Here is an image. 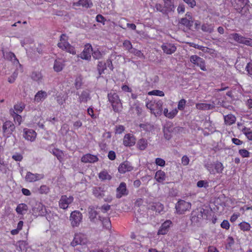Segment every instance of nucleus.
<instances>
[{"mask_svg": "<svg viewBox=\"0 0 252 252\" xmlns=\"http://www.w3.org/2000/svg\"><path fill=\"white\" fill-rule=\"evenodd\" d=\"M239 153L243 158H248L250 157V153L246 149L240 150Z\"/></svg>", "mask_w": 252, "mask_h": 252, "instance_id": "nucleus-52", "label": "nucleus"}, {"mask_svg": "<svg viewBox=\"0 0 252 252\" xmlns=\"http://www.w3.org/2000/svg\"><path fill=\"white\" fill-rule=\"evenodd\" d=\"M88 213L90 220L92 222H95L96 216L98 215L97 212L95 210V208L94 206H90L88 208Z\"/></svg>", "mask_w": 252, "mask_h": 252, "instance_id": "nucleus-24", "label": "nucleus"}, {"mask_svg": "<svg viewBox=\"0 0 252 252\" xmlns=\"http://www.w3.org/2000/svg\"><path fill=\"white\" fill-rule=\"evenodd\" d=\"M93 52L92 46L90 44H87L85 46L83 51L80 55V57L86 60H89L91 57V54Z\"/></svg>", "mask_w": 252, "mask_h": 252, "instance_id": "nucleus-13", "label": "nucleus"}, {"mask_svg": "<svg viewBox=\"0 0 252 252\" xmlns=\"http://www.w3.org/2000/svg\"><path fill=\"white\" fill-rule=\"evenodd\" d=\"M220 226L222 228L227 230L229 228L230 224L228 220H224L221 222Z\"/></svg>", "mask_w": 252, "mask_h": 252, "instance_id": "nucleus-63", "label": "nucleus"}, {"mask_svg": "<svg viewBox=\"0 0 252 252\" xmlns=\"http://www.w3.org/2000/svg\"><path fill=\"white\" fill-rule=\"evenodd\" d=\"M164 2V7L167 11H172L175 8L173 0H163Z\"/></svg>", "mask_w": 252, "mask_h": 252, "instance_id": "nucleus-36", "label": "nucleus"}, {"mask_svg": "<svg viewBox=\"0 0 252 252\" xmlns=\"http://www.w3.org/2000/svg\"><path fill=\"white\" fill-rule=\"evenodd\" d=\"M176 128L173 126L172 123H167L164 126L163 128L164 136L167 140H169L172 137L171 133L173 132L174 130Z\"/></svg>", "mask_w": 252, "mask_h": 252, "instance_id": "nucleus-12", "label": "nucleus"}, {"mask_svg": "<svg viewBox=\"0 0 252 252\" xmlns=\"http://www.w3.org/2000/svg\"><path fill=\"white\" fill-rule=\"evenodd\" d=\"M47 213L45 207L40 202H35L32 208V213L34 216H42L46 215Z\"/></svg>", "mask_w": 252, "mask_h": 252, "instance_id": "nucleus-5", "label": "nucleus"}, {"mask_svg": "<svg viewBox=\"0 0 252 252\" xmlns=\"http://www.w3.org/2000/svg\"><path fill=\"white\" fill-rule=\"evenodd\" d=\"M83 77L81 75H78L76 76L74 84L75 88L77 90H79L81 88V87L83 84Z\"/></svg>", "mask_w": 252, "mask_h": 252, "instance_id": "nucleus-33", "label": "nucleus"}, {"mask_svg": "<svg viewBox=\"0 0 252 252\" xmlns=\"http://www.w3.org/2000/svg\"><path fill=\"white\" fill-rule=\"evenodd\" d=\"M25 104L23 103L16 104L14 106V109L17 113H21L25 108Z\"/></svg>", "mask_w": 252, "mask_h": 252, "instance_id": "nucleus-43", "label": "nucleus"}, {"mask_svg": "<svg viewBox=\"0 0 252 252\" xmlns=\"http://www.w3.org/2000/svg\"><path fill=\"white\" fill-rule=\"evenodd\" d=\"M12 158L15 161H20L23 159V156H22V155L19 153H16L15 155H13Z\"/></svg>", "mask_w": 252, "mask_h": 252, "instance_id": "nucleus-59", "label": "nucleus"}, {"mask_svg": "<svg viewBox=\"0 0 252 252\" xmlns=\"http://www.w3.org/2000/svg\"><path fill=\"white\" fill-rule=\"evenodd\" d=\"M204 214H205V210L203 208H199L193 211L190 218L191 223L193 225H197L203 219Z\"/></svg>", "mask_w": 252, "mask_h": 252, "instance_id": "nucleus-3", "label": "nucleus"}, {"mask_svg": "<svg viewBox=\"0 0 252 252\" xmlns=\"http://www.w3.org/2000/svg\"><path fill=\"white\" fill-rule=\"evenodd\" d=\"M155 8H156L157 11L161 12L162 13H164V12H166V11H167L165 8V7H163L161 4H159V3L156 4V5L155 6Z\"/></svg>", "mask_w": 252, "mask_h": 252, "instance_id": "nucleus-57", "label": "nucleus"}, {"mask_svg": "<svg viewBox=\"0 0 252 252\" xmlns=\"http://www.w3.org/2000/svg\"><path fill=\"white\" fill-rule=\"evenodd\" d=\"M15 210L18 214L24 215L28 211V207L25 203H21L18 205Z\"/></svg>", "mask_w": 252, "mask_h": 252, "instance_id": "nucleus-25", "label": "nucleus"}, {"mask_svg": "<svg viewBox=\"0 0 252 252\" xmlns=\"http://www.w3.org/2000/svg\"><path fill=\"white\" fill-rule=\"evenodd\" d=\"M31 78L38 84L41 83L43 80V76L41 72L33 71L31 75Z\"/></svg>", "mask_w": 252, "mask_h": 252, "instance_id": "nucleus-27", "label": "nucleus"}, {"mask_svg": "<svg viewBox=\"0 0 252 252\" xmlns=\"http://www.w3.org/2000/svg\"><path fill=\"white\" fill-rule=\"evenodd\" d=\"M148 94L149 95H155L160 96H163L164 95V94L162 91L157 90L149 92Z\"/></svg>", "mask_w": 252, "mask_h": 252, "instance_id": "nucleus-49", "label": "nucleus"}, {"mask_svg": "<svg viewBox=\"0 0 252 252\" xmlns=\"http://www.w3.org/2000/svg\"><path fill=\"white\" fill-rule=\"evenodd\" d=\"M82 220V214L77 211H74L71 213L70 220L73 227L78 226Z\"/></svg>", "mask_w": 252, "mask_h": 252, "instance_id": "nucleus-7", "label": "nucleus"}, {"mask_svg": "<svg viewBox=\"0 0 252 252\" xmlns=\"http://www.w3.org/2000/svg\"><path fill=\"white\" fill-rule=\"evenodd\" d=\"M172 224V221L170 220H166L163 223L159 228L158 235H165L166 234L169 230L170 225Z\"/></svg>", "mask_w": 252, "mask_h": 252, "instance_id": "nucleus-14", "label": "nucleus"}, {"mask_svg": "<svg viewBox=\"0 0 252 252\" xmlns=\"http://www.w3.org/2000/svg\"><path fill=\"white\" fill-rule=\"evenodd\" d=\"M108 98L115 112H119L122 110V103L116 93L110 92L108 94Z\"/></svg>", "mask_w": 252, "mask_h": 252, "instance_id": "nucleus-1", "label": "nucleus"}, {"mask_svg": "<svg viewBox=\"0 0 252 252\" xmlns=\"http://www.w3.org/2000/svg\"><path fill=\"white\" fill-rule=\"evenodd\" d=\"M225 123L228 125H231L236 121V117L232 114H229L224 118Z\"/></svg>", "mask_w": 252, "mask_h": 252, "instance_id": "nucleus-34", "label": "nucleus"}, {"mask_svg": "<svg viewBox=\"0 0 252 252\" xmlns=\"http://www.w3.org/2000/svg\"><path fill=\"white\" fill-rule=\"evenodd\" d=\"M8 170L7 164L4 163L3 160L0 161V171L2 173H6Z\"/></svg>", "mask_w": 252, "mask_h": 252, "instance_id": "nucleus-44", "label": "nucleus"}, {"mask_svg": "<svg viewBox=\"0 0 252 252\" xmlns=\"http://www.w3.org/2000/svg\"><path fill=\"white\" fill-rule=\"evenodd\" d=\"M141 128L146 131H151L154 129V126L150 123L141 124L139 125Z\"/></svg>", "mask_w": 252, "mask_h": 252, "instance_id": "nucleus-39", "label": "nucleus"}, {"mask_svg": "<svg viewBox=\"0 0 252 252\" xmlns=\"http://www.w3.org/2000/svg\"><path fill=\"white\" fill-rule=\"evenodd\" d=\"M3 57L8 62H11L12 63L17 62L19 63V61L16 58L14 53L11 52H6L3 53Z\"/></svg>", "mask_w": 252, "mask_h": 252, "instance_id": "nucleus-23", "label": "nucleus"}, {"mask_svg": "<svg viewBox=\"0 0 252 252\" xmlns=\"http://www.w3.org/2000/svg\"><path fill=\"white\" fill-rule=\"evenodd\" d=\"M242 44L252 47V39L244 37Z\"/></svg>", "mask_w": 252, "mask_h": 252, "instance_id": "nucleus-55", "label": "nucleus"}, {"mask_svg": "<svg viewBox=\"0 0 252 252\" xmlns=\"http://www.w3.org/2000/svg\"><path fill=\"white\" fill-rule=\"evenodd\" d=\"M54 69L56 72H60L62 70L63 68V64H54Z\"/></svg>", "mask_w": 252, "mask_h": 252, "instance_id": "nucleus-64", "label": "nucleus"}, {"mask_svg": "<svg viewBox=\"0 0 252 252\" xmlns=\"http://www.w3.org/2000/svg\"><path fill=\"white\" fill-rule=\"evenodd\" d=\"M47 96V94L45 91H39L34 96V100L39 102L44 100Z\"/></svg>", "mask_w": 252, "mask_h": 252, "instance_id": "nucleus-26", "label": "nucleus"}, {"mask_svg": "<svg viewBox=\"0 0 252 252\" xmlns=\"http://www.w3.org/2000/svg\"><path fill=\"white\" fill-rule=\"evenodd\" d=\"M106 187L104 185L100 187H94L92 189L93 194L98 199L102 198L105 194Z\"/></svg>", "mask_w": 252, "mask_h": 252, "instance_id": "nucleus-10", "label": "nucleus"}, {"mask_svg": "<svg viewBox=\"0 0 252 252\" xmlns=\"http://www.w3.org/2000/svg\"><path fill=\"white\" fill-rule=\"evenodd\" d=\"M92 56L95 59H99L102 57V54L98 49L94 50L92 53Z\"/></svg>", "mask_w": 252, "mask_h": 252, "instance_id": "nucleus-46", "label": "nucleus"}, {"mask_svg": "<svg viewBox=\"0 0 252 252\" xmlns=\"http://www.w3.org/2000/svg\"><path fill=\"white\" fill-rule=\"evenodd\" d=\"M163 205L159 202H156L152 203L150 206V209L157 212L160 213L163 210Z\"/></svg>", "mask_w": 252, "mask_h": 252, "instance_id": "nucleus-29", "label": "nucleus"}, {"mask_svg": "<svg viewBox=\"0 0 252 252\" xmlns=\"http://www.w3.org/2000/svg\"><path fill=\"white\" fill-rule=\"evenodd\" d=\"M43 174H33L31 172H28L25 177V180L28 182H33L44 178Z\"/></svg>", "mask_w": 252, "mask_h": 252, "instance_id": "nucleus-11", "label": "nucleus"}, {"mask_svg": "<svg viewBox=\"0 0 252 252\" xmlns=\"http://www.w3.org/2000/svg\"><path fill=\"white\" fill-rule=\"evenodd\" d=\"M98 220L101 221L103 227L107 229L111 227V221L108 218H102L99 216Z\"/></svg>", "mask_w": 252, "mask_h": 252, "instance_id": "nucleus-31", "label": "nucleus"}, {"mask_svg": "<svg viewBox=\"0 0 252 252\" xmlns=\"http://www.w3.org/2000/svg\"><path fill=\"white\" fill-rule=\"evenodd\" d=\"M87 242L88 240L86 235L82 233L75 234L73 241L71 242V245L75 247L78 245H86Z\"/></svg>", "mask_w": 252, "mask_h": 252, "instance_id": "nucleus-6", "label": "nucleus"}, {"mask_svg": "<svg viewBox=\"0 0 252 252\" xmlns=\"http://www.w3.org/2000/svg\"><path fill=\"white\" fill-rule=\"evenodd\" d=\"M117 191L118 192L116 194L117 198H120L123 195H127L128 192L126 189V184L124 182L121 183L119 187L117 189Z\"/></svg>", "mask_w": 252, "mask_h": 252, "instance_id": "nucleus-18", "label": "nucleus"}, {"mask_svg": "<svg viewBox=\"0 0 252 252\" xmlns=\"http://www.w3.org/2000/svg\"><path fill=\"white\" fill-rule=\"evenodd\" d=\"M186 100L185 99H181L178 104V108L180 110H183L185 108Z\"/></svg>", "mask_w": 252, "mask_h": 252, "instance_id": "nucleus-51", "label": "nucleus"}, {"mask_svg": "<svg viewBox=\"0 0 252 252\" xmlns=\"http://www.w3.org/2000/svg\"><path fill=\"white\" fill-rule=\"evenodd\" d=\"M133 169V167L130 163L127 161H125L120 164L118 167V171L120 173L124 174L126 172L131 171Z\"/></svg>", "mask_w": 252, "mask_h": 252, "instance_id": "nucleus-15", "label": "nucleus"}, {"mask_svg": "<svg viewBox=\"0 0 252 252\" xmlns=\"http://www.w3.org/2000/svg\"><path fill=\"white\" fill-rule=\"evenodd\" d=\"M147 141L144 138L139 139L137 143V147L140 150H144L147 148Z\"/></svg>", "mask_w": 252, "mask_h": 252, "instance_id": "nucleus-32", "label": "nucleus"}, {"mask_svg": "<svg viewBox=\"0 0 252 252\" xmlns=\"http://www.w3.org/2000/svg\"><path fill=\"white\" fill-rule=\"evenodd\" d=\"M215 168L217 173H221L223 169V166L220 162H217L215 165Z\"/></svg>", "mask_w": 252, "mask_h": 252, "instance_id": "nucleus-45", "label": "nucleus"}, {"mask_svg": "<svg viewBox=\"0 0 252 252\" xmlns=\"http://www.w3.org/2000/svg\"><path fill=\"white\" fill-rule=\"evenodd\" d=\"M49 191V188L46 185H42L39 189V192L41 194L47 193Z\"/></svg>", "mask_w": 252, "mask_h": 252, "instance_id": "nucleus-54", "label": "nucleus"}, {"mask_svg": "<svg viewBox=\"0 0 252 252\" xmlns=\"http://www.w3.org/2000/svg\"><path fill=\"white\" fill-rule=\"evenodd\" d=\"M98 160L97 156L87 154L84 155L81 158V161L84 163H94Z\"/></svg>", "mask_w": 252, "mask_h": 252, "instance_id": "nucleus-21", "label": "nucleus"}, {"mask_svg": "<svg viewBox=\"0 0 252 252\" xmlns=\"http://www.w3.org/2000/svg\"><path fill=\"white\" fill-rule=\"evenodd\" d=\"M98 177L101 180H110L112 177L106 170H103L99 173Z\"/></svg>", "mask_w": 252, "mask_h": 252, "instance_id": "nucleus-37", "label": "nucleus"}, {"mask_svg": "<svg viewBox=\"0 0 252 252\" xmlns=\"http://www.w3.org/2000/svg\"><path fill=\"white\" fill-rule=\"evenodd\" d=\"M53 154L56 156L58 159H61L62 158V152L58 149H54L53 150Z\"/></svg>", "mask_w": 252, "mask_h": 252, "instance_id": "nucleus-53", "label": "nucleus"}, {"mask_svg": "<svg viewBox=\"0 0 252 252\" xmlns=\"http://www.w3.org/2000/svg\"><path fill=\"white\" fill-rule=\"evenodd\" d=\"M201 29L204 32L211 33L213 31L214 26L212 24L206 23L202 25Z\"/></svg>", "mask_w": 252, "mask_h": 252, "instance_id": "nucleus-38", "label": "nucleus"}, {"mask_svg": "<svg viewBox=\"0 0 252 252\" xmlns=\"http://www.w3.org/2000/svg\"><path fill=\"white\" fill-rule=\"evenodd\" d=\"M196 108L199 110H207L213 109L215 108V106L213 104L201 103H197Z\"/></svg>", "mask_w": 252, "mask_h": 252, "instance_id": "nucleus-28", "label": "nucleus"}, {"mask_svg": "<svg viewBox=\"0 0 252 252\" xmlns=\"http://www.w3.org/2000/svg\"><path fill=\"white\" fill-rule=\"evenodd\" d=\"M91 99L90 94L88 90H84L82 92L79 96L78 101L80 103H86Z\"/></svg>", "mask_w": 252, "mask_h": 252, "instance_id": "nucleus-22", "label": "nucleus"}, {"mask_svg": "<svg viewBox=\"0 0 252 252\" xmlns=\"http://www.w3.org/2000/svg\"><path fill=\"white\" fill-rule=\"evenodd\" d=\"M130 53H133L135 55L140 58L143 57V54L142 53V52L140 51L135 49L134 48L131 49V51H130Z\"/></svg>", "mask_w": 252, "mask_h": 252, "instance_id": "nucleus-60", "label": "nucleus"}, {"mask_svg": "<svg viewBox=\"0 0 252 252\" xmlns=\"http://www.w3.org/2000/svg\"><path fill=\"white\" fill-rule=\"evenodd\" d=\"M15 129V126L13 123L10 121H6L4 122L2 126V130L4 136L7 137L12 133Z\"/></svg>", "mask_w": 252, "mask_h": 252, "instance_id": "nucleus-8", "label": "nucleus"}, {"mask_svg": "<svg viewBox=\"0 0 252 252\" xmlns=\"http://www.w3.org/2000/svg\"><path fill=\"white\" fill-rule=\"evenodd\" d=\"M166 175L164 171L162 170H158L156 172L155 178L159 183H163L165 180Z\"/></svg>", "mask_w": 252, "mask_h": 252, "instance_id": "nucleus-30", "label": "nucleus"}, {"mask_svg": "<svg viewBox=\"0 0 252 252\" xmlns=\"http://www.w3.org/2000/svg\"><path fill=\"white\" fill-rule=\"evenodd\" d=\"M67 40V37L65 34H62L60 37V42L58 44V47L70 54L73 55L75 54L76 52L74 48L70 45Z\"/></svg>", "mask_w": 252, "mask_h": 252, "instance_id": "nucleus-2", "label": "nucleus"}, {"mask_svg": "<svg viewBox=\"0 0 252 252\" xmlns=\"http://www.w3.org/2000/svg\"><path fill=\"white\" fill-rule=\"evenodd\" d=\"M123 45L124 47L129 52L132 49V47L131 42L127 40H125L123 42Z\"/></svg>", "mask_w": 252, "mask_h": 252, "instance_id": "nucleus-50", "label": "nucleus"}, {"mask_svg": "<svg viewBox=\"0 0 252 252\" xmlns=\"http://www.w3.org/2000/svg\"><path fill=\"white\" fill-rule=\"evenodd\" d=\"M106 69V64H97V70L98 71L99 75H100L102 73H104V70Z\"/></svg>", "mask_w": 252, "mask_h": 252, "instance_id": "nucleus-47", "label": "nucleus"}, {"mask_svg": "<svg viewBox=\"0 0 252 252\" xmlns=\"http://www.w3.org/2000/svg\"><path fill=\"white\" fill-rule=\"evenodd\" d=\"M23 130V136L26 139L31 141H33L35 140L36 133L33 130L25 128Z\"/></svg>", "mask_w": 252, "mask_h": 252, "instance_id": "nucleus-17", "label": "nucleus"}, {"mask_svg": "<svg viewBox=\"0 0 252 252\" xmlns=\"http://www.w3.org/2000/svg\"><path fill=\"white\" fill-rule=\"evenodd\" d=\"M161 48L164 53L166 54H171L174 53L176 50V46L171 43H163L161 46Z\"/></svg>", "mask_w": 252, "mask_h": 252, "instance_id": "nucleus-19", "label": "nucleus"}, {"mask_svg": "<svg viewBox=\"0 0 252 252\" xmlns=\"http://www.w3.org/2000/svg\"><path fill=\"white\" fill-rule=\"evenodd\" d=\"M191 63H203L204 61L202 59L196 55H192L190 58Z\"/></svg>", "mask_w": 252, "mask_h": 252, "instance_id": "nucleus-42", "label": "nucleus"}, {"mask_svg": "<svg viewBox=\"0 0 252 252\" xmlns=\"http://www.w3.org/2000/svg\"><path fill=\"white\" fill-rule=\"evenodd\" d=\"M242 131L249 140H252V130L250 128L244 127Z\"/></svg>", "mask_w": 252, "mask_h": 252, "instance_id": "nucleus-40", "label": "nucleus"}, {"mask_svg": "<svg viewBox=\"0 0 252 252\" xmlns=\"http://www.w3.org/2000/svg\"><path fill=\"white\" fill-rule=\"evenodd\" d=\"M95 19L97 22L101 23L103 24V25L105 24V22L106 21V19L101 15H100V14L97 15L96 16Z\"/></svg>", "mask_w": 252, "mask_h": 252, "instance_id": "nucleus-56", "label": "nucleus"}, {"mask_svg": "<svg viewBox=\"0 0 252 252\" xmlns=\"http://www.w3.org/2000/svg\"><path fill=\"white\" fill-rule=\"evenodd\" d=\"M191 203L186 202L183 200H180L176 203L175 208L176 212L179 214H183L187 211H189L191 208Z\"/></svg>", "mask_w": 252, "mask_h": 252, "instance_id": "nucleus-4", "label": "nucleus"}, {"mask_svg": "<svg viewBox=\"0 0 252 252\" xmlns=\"http://www.w3.org/2000/svg\"><path fill=\"white\" fill-rule=\"evenodd\" d=\"M73 201V197L71 196L67 197L66 195H62L59 201V206L61 208L66 209L68 205Z\"/></svg>", "mask_w": 252, "mask_h": 252, "instance_id": "nucleus-9", "label": "nucleus"}, {"mask_svg": "<svg viewBox=\"0 0 252 252\" xmlns=\"http://www.w3.org/2000/svg\"><path fill=\"white\" fill-rule=\"evenodd\" d=\"M241 230H243L244 231H248L250 228V225L249 223L246 222H243L239 224Z\"/></svg>", "mask_w": 252, "mask_h": 252, "instance_id": "nucleus-48", "label": "nucleus"}, {"mask_svg": "<svg viewBox=\"0 0 252 252\" xmlns=\"http://www.w3.org/2000/svg\"><path fill=\"white\" fill-rule=\"evenodd\" d=\"M156 163L158 165L164 166L165 164V161L164 159L161 158H157L156 159Z\"/></svg>", "mask_w": 252, "mask_h": 252, "instance_id": "nucleus-58", "label": "nucleus"}, {"mask_svg": "<svg viewBox=\"0 0 252 252\" xmlns=\"http://www.w3.org/2000/svg\"><path fill=\"white\" fill-rule=\"evenodd\" d=\"M244 37H245L237 33H232L230 35V38L233 39L235 41L241 44H242Z\"/></svg>", "mask_w": 252, "mask_h": 252, "instance_id": "nucleus-35", "label": "nucleus"}, {"mask_svg": "<svg viewBox=\"0 0 252 252\" xmlns=\"http://www.w3.org/2000/svg\"><path fill=\"white\" fill-rule=\"evenodd\" d=\"M180 23L187 27H190L192 25L193 21L185 17L181 19Z\"/></svg>", "mask_w": 252, "mask_h": 252, "instance_id": "nucleus-41", "label": "nucleus"}, {"mask_svg": "<svg viewBox=\"0 0 252 252\" xmlns=\"http://www.w3.org/2000/svg\"><path fill=\"white\" fill-rule=\"evenodd\" d=\"M178 113L177 109H174L169 112L168 115H166V117L169 119H172L174 118Z\"/></svg>", "mask_w": 252, "mask_h": 252, "instance_id": "nucleus-62", "label": "nucleus"}, {"mask_svg": "<svg viewBox=\"0 0 252 252\" xmlns=\"http://www.w3.org/2000/svg\"><path fill=\"white\" fill-rule=\"evenodd\" d=\"M93 5L91 0H79L73 3V7L76 8L77 7L82 6L85 8L91 7Z\"/></svg>", "mask_w": 252, "mask_h": 252, "instance_id": "nucleus-20", "label": "nucleus"}, {"mask_svg": "<svg viewBox=\"0 0 252 252\" xmlns=\"http://www.w3.org/2000/svg\"><path fill=\"white\" fill-rule=\"evenodd\" d=\"M136 142V139L133 135L128 133L125 135L123 143L126 146H132Z\"/></svg>", "mask_w": 252, "mask_h": 252, "instance_id": "nucleus-16", "label": "nucleus"}, {"mask_svg": "<svg viewBox=\"0 0 252 252\" xmlns=\"http://www.w3.org/2000/svg\"><path fill=\"white\" fill-rule=\"evenodd\" d=\"M162 105H163V102L161 100L158 101L157 102V103L156 104V107L157 108V109L158 110V112H157L158 113V112L161 113L162 112Z\"/></svg>", "mask_w": 252, "mask_h": 252, "instance_id": "nucleus-61", "label": "nucleus"}]
</instances>
